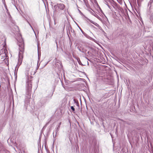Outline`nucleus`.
Returning <instances> with one entry per match:
<instances>
[{"label":"nucleus","instance_id":"1","mask_svg":"<svg viewBox=\"0 0 153 153\" xmlns=\"http://www.w3.org/2000/svg\"><path fill=\"white\" fill-rule=\"evenodd\" d=\"M18 44L19 46V53L18 59L17 64L15 67L14 75L15 79L17 78V72L18 68L22 63V59L23 58V54L24 50V43L23 39L22 38L19 41H18Z\"/></svg>","mask_w":153,"mask_h":153},{"label":"nucleus","instance_id":"2","mask_svg":"<svg viewBox=\"0 0 153 153\" xmlns=\"http://www.w3.org/2000/svg\"><path fill=\"white\" fill-rule=\"evenodd\" d=\"M33 77L31 76H28L27 77V80L26 81V94L28 96L27 97L29 99L26 100L25 103L27 105L28 104L27 103H29L30 100L29 99L30 98L31 91L32 88V80Z\"/></svg>","mask_w":153,"mask_h":153},{"label":"nucleus","instance_id":"3","mask_svg":"<svg viewBox=\"0 0 153 153\" xmlns=\"http://www.w3.org/2000/svg\"><path fill=\"white\" fill-rule=\"evenodd\" d=\"M68 105H79V102L77 99L75 98H71L70 99L68 103L67 104Z\"/></svg>","mask_w":153,"mask_h":153},{"label":"nucleus","instance_id":"4","mask_svg":"<svg viewBox=\"0 0 153 153\" xmlns=\"http://www.w3.org/2000/svg\"><path fill=\"white\" fill-rule=\"evenodd\" d=\"M6 13L7 14L8 19L10 21L12 24L13 26H15L16 25V23L15 21L12 19V18L10 15V13L9 12L8 9L6 10Z\"/></svg>","mask_w":153,"mask_h":153},{"label":"nucleus","instance_id":"5","mask_svg":"<svg viewBox=\"0 0 153 153\" xmlns=\"http://www.w3.org/2000/svg\"><path fill=\"white\" fill-rule=\"evenodd\" d=\"M53 65L56 68H58L59 67V66L61 65V62L59 60H57L56 58L53 61Z\"/></svg>","mask_w":153,"mask_h":153},{"label":"nucleus","instance_id":"6","mask_svg":"<svg viewBox=\"0 0 153 153\" xmlns=\"http://www.w3.org/2000/svg\"><path fill=\"white\" fill-rule=\"evenodd\" d=\"M78 27H79V29L81 31L82 33L83 34V35L86 38H87L90 39V40H91L95 42V40L93 38H91V37H90L89 36H88V34H87L85 32H84L83 30L79 26H78Z\"/></svg>","mask_w":153,"mask_h":153},{"label":"nucleus","instance_id":"7","mask_svg":"<svg viewBox=\"0 0 153 153\" xmlns=\"http://www.w3.org/2000/svg\"><path fill=\"white\" fill-rule=\"evenodd\" d=\"M57 6L58 9L60 10H63L65 7V5L62 4H57Z\"/></svg>","mask_w":153,"mask_h":153},{"label":"nucleus","instance_id":"8","mask_svg":"<svg viewBox=\"0 0 153 153\" xmlns=\"http://www.w3.org/2000/svg\"><path fill=\"white\" fill-rule=\"evenodd\" d=\"M104 3L108 6V7L111 11H113V8L112 7V6L110 5V4L109 3V2H108L106 1L104 2Z\"/></svg>","mask_w":153,"mask_h":153},{"label":"nucleus","instance_id":"9","mask_svg":"<svg viewBox=\"0 0 153 153\" xmlns=\"http://www.w3.org/2000/svg\"><path fill=\"white\" fill-rule=\"evenodd\" d=\"M67 99L66 98H64L61 101V105H66L67 103Z\"/></svg>","mask_w":153,"mask_h":153},{"label":"nucleus","instance_id":"10","mask_svg":"<svg viewBox=\"0 0 153 153\" xmlns=\"http://www.w3.org/2000/svg\"><path fill=\"white\" fill-rule=\"evenodd\" d=\"M144 84V83L141 81H139L137 83V85L138 86H139L140 87L141 86H143Z\"/></svg>","mask_w":153,"mask_h":153},{"label":"nucleus","instance_id":"11","mask_svg":"<svg viewBox=\"0 0 153 153\" xmlns=\"http://www.w3.org/2000/svg\"><path fill=\"white\" fill-rule=\"evenodd\" d=\"M153 4V0H150L149 1L148 3V6L149 7V9H150L152 5Z\"/></svg>","mask_w":153,"mask_h":153},{"label":"nucleus","instance_id":"12","mask_svg":"<svg viewBox=\"0 0 153 153\" xmlns=\"http://www.w3.org/2000/svg\"><path fill=\"white\" fill-rule=\"evenodd\" d=\"M75 58L77 60L78 63L79 64L81 65H83L82 62H81L80 60V59L77 57H76Z\"/></svg>","mask_w":153,"mask_h":153},{"label":"nucleus","instance_id":"13","mask_svg":"<svg viewBox=\"0 0 153 153\" xmlns=\"http://www.w3.org/2000/svg\"><path fill=\"white\" fill-rule=\"evenodd\" d=\"M108 2H109L110 4L111 5V6L112 7H113L114 8V2L113 0H111L110 1H109Z\"/></svg>","mask_w":153,"mask_h":153},{"label":"nucleus","instance_id":"14","mask_svg":"<svg viewBox=\"0 0 153 153\" xmlns=\"http://www.w3.org/2000/svg\"><path fill=\"white\" fill-rule=\"evenodd\" d=\"M0 153H10V152L7 150L4 149L1 151Z\"/></svg>","mask_w":153,"mask_h":153},{"label":"nucleus","instance_id":"15","mask_svg":"<svg viewBox=\"0 0 153 153\" xmlns=\"http://www.w3.org/2000/svg\"><path fill=\"white\" fill-rule=\"evenodd\" d=\"M79 51H80L81 52H82V53H85V55H86V56H87V55L86 54V51H87V50H84V49H82V50H81V49H79Z\"/></svg>","mask_w":153,"mask_h":153},{"label":"nucleus","instance_id":"16","mask_svg":"<svg viewBox=\"0 0 153 153\" xmlns=\"http://www.w3.org/2000/svg\"><path fill=\"white\" fill-rule=\"evenodd\" d=\"M142 1H141V0H137V2L138 5L140 6L141 5V2Z\"/></svg>","mask_w":153,"mask_h":153},{"label":"nucleus","instance_id":"17","mask_svg":"<svg viewBox=\"0 0 153 153\" xmlns=\"http://www.w3.org/2000/svg\"><path fill=\"white\" fill-rule=\"evenodd\" d=\"M40 56H41V53H39V52H38V62H39V59H40Z\"/></svg>","mask_w":153,"mask_h":153},{"label":"nucleus","instance_id":"18","mask_svg":"<svg viewBox=\"0 0 153 153\" xmlns=\"http://www.w3.org/2000/svg\"><path fill=\"white\" fill-rule=\"evenodd\" d=\"M15 28H16V31L17 32H18L19 31V27L15 25Z\"/></svg>","mask_w":153,"mask_h":153},{"label":"nucleus","instance_id":"19","mask_svg":"<svg viewBox=\"0 0 153 153\" xmlns=\"http://www.w3.org/2000/svg\"><path fill=\"white\" fill-rule=\"evenodd\" d=\"M25 20L27 22L28 24L30 26V27H32V26H31V25L30 24L29 22L26 19H25Z\"/></svg>","mask_w":153,"mask_h":153},{"label":"nucleus","instance_id":"20","mask_svg":"<svg viewBox=\"0 0 153 153\" xmlns=\"http://www.w3.org/2000/svg\"><path fill=\"white\" fill-rule=\"evenodd\" d=\"M88 21L91 22V23L93 24H94V23L95 22H94V21H92V20L90 19H88Z\"/></svg>","mask_w":153,"mask_h":153},{"label":"nucleus","instance_id":"21","mask_svg":"<svg viewBox=\"0 0 153 153\" xmlns=\"http://www.w3.org/2000/svg\"><path fill=\"white\" fill-rule=\"evenodd\" d=\"M4 5V7L6 9V10H7V9H8L7 8V7L6 5V3H5L4 4H3Z\"/></svg>","mask_w":153,"mask_h":153},{"label":"nucleus","instance_id":"22","mask_svg":"<svg viewBox=\"0 0 153 153\" xmlns=\"http://www.w3.org/2000/svg\"><path fill=\"white\" fill-rule=\"evenodd\" d=\"M71 109L73 111H75V109L74 108V107L72 106H71Z\"/></svg>","mask_w":153,"mask_h":153},{"label":"nucleus","instance_id":"23","mask_svg":"<svg viewBox=\"0 0 153 153\" xmlns=\"http://www.w3.org/2000/svg\"><path fill=\"white\" fill-rule=\"evenodd\" d=\"M59 128L58 127H57V129H56V133L58 131H59Z\"/></svg>","mask_w":153,"mask_h":153},{"label":"nucleus","instance_id":"24","mask_svg":"<svg viewBox=\"0 0 153 153\" xmlns=\"http://www.w3.org/2000/svg\"><path fill=\"white\" fill-rule=\"evenodd\" d=\"M94 25H95L97 27L99 26V25L98 24H97V23H96V22H95Z\"/></svg>","mask_w":153,"mask_h":153},{"label":"nucleus","instance_id":"25","mask_svg":"<svg viewBox=\"0 0 153 153\" xmlns=\"http://www.w3.org/2000/svg\"><path fill=\"white\" fill-rule=\"evenodd\" d=\"M97 27H98V28L100 30H102L101 27L99 25V26H98Z\"/></svg>","mask_w":153,"mask_h":153},{"label":"nucleus","instance_id":"26","mask_svg":"<svg viewBox=\"0 0 153 153\" xmlns=\"http://www.w3.org/2000/svg\"><path fill=\"white\" fill-rule=\"evenodd\" d=\"M104 1V2H109V1H110L111 0H103Z\"/></svg>","mask_w":153,"mask_h":153},{"label":"nucleus","instance_id":"27","mask_svg":"<svg viewBox=\"0 0 153 153\" xmlns=\"http://www.w3.org/2000/svg\"><path fill=\"white\" fill-rule=\"evenodd\" d=\"M132 106V108H134V110L133 109L132 110L133 111H135V108L134 106Z\"/></svg>","mask_w":153,"mask_h":153},{"label":"nucleus","instance_id":"28","mask_svg":"<svg viewBox=\"0 0 153 153\" xmlns=\"http://www.w3.org/2000/svg\"><path fill=\"white\" fill-rule=\"evenodd\" d=\"M55 42H56V45L57 48L58 47V44H57V42L56 41V40L55 41Z\"/></svg>","mask_w":153,"mask_h":153},{"label":"nucleus","instance_id":"29","mask_svg":"<svg viewBox=\"0 0 153 153\" xmlns=\"http://www.w3.org/2000/svg\"><path fill=\"white\" fill-rule=\"evenodd\" d=\"M2 0V2L3 4H4V3H6L5 0Z\"/></svg>","mask_w":153,"mask_h":153},{"label":"nucleus","instance_id":"30","mask_svg":"<svg viewBox=\"0 0 153 153\" xmlns=\"http://www.w3.org/2000/svg\"><path fill=\"white\" fill-rule=\"evenodd\" d=\"M79 10V13H80V14H81V15H83V13H82V12H81V11H80Z\"/></svg>","mask_w":153,"mask_h":153},{"label":"nucleus","instance_id":"31","mask_svg":"<svg viewBox=\"0 0 153 153\" xmlns=\"http://www.w3.org/2000/svg\"><path fill=\"white\" fill-rule=\"evenodd\" d=\"M54 7L55 8H56L57 7V4L56 5H55L54 6Z\"/></svg>","mask_w":153,"mask_h":153},{"label":"nucleus","instance_id":"32","mask_svg":"<svg viewBox=\"0 0 153 153\" xmlns=\"http://www.w3.org/2000/svg\"><path fill=\"white\" fill-rule=\"evenodd\" d=\"M87 53H88V55H90L91 53L90 51H88L87 52Z\"/></svg>","mask_w":153,"mask_h":153},{"label":"nucleus","instance_id":"33","mask_svg":"<svg viewBox=\"0 0 153 153\" xmlns=\"http://www.w3.org/2000/svg\"><path fill=\"white\" fill-rule=\"evenodd\" d=\"M61 124V123H59V125L58 126V127H59V128L60 127V125Z\"/></svg>","mask_w":153,"mask_h":153},{"label":"nucleus","instance_id":"34","mask_svg":"<svg viewBox=\"0 0 153 153\" xmlns=\"http://www.w3.org/2000/svg\"><path fill=\"white\" fill-rule=\"evenodd\" d=\"M6 123H3V124L2 126H5V125H6Z\"/></svg>","mask_w":153,"mask_h":153},{"label":"nucleus","instance_id":"35","mask_svg":"<svg viewBox=\"0 0 153 153\" xmlns=\"http://www.w3.org/2000/svg\"><path fill=\"white\" fill-rule=\"evenodd\" d=\"M83 1L84 2V3H85V4H86V0H83Z\"/></svg>","mask_w":153,"mask_h":153},{"label":"nucleus","instance_id":"36","mask_svg":"<svg viewBox=\"0 0 153 153\" xmlns=\"http://www.w3.org/2000/svg\"><path fill=\"white\" fill-rule=\"evenodd\" d=\"M95 84L96 85V86L97 87H98L99 86V85H98L97 84H96V83H95Z\"/></svg>","mask_w":153,"mask_h":153},{"label":"nucleus","instance_id":"37","mask_svg":"<svg viewBox=\"0 0 153 153\" xmlns=\"http://www.w3.org/2000/svg\"><path fill=\"white\" fill-rule=\"evenodd\" d=\"M31 27V28L34 31V30H33V28L32 27H32Z\"/></svg>","mask_w":153,"mask_h":153},{"label":"nucleus","instance_id":"38","mask_svg":"<svg viewBox=\"0 0 153 153\" xmlns=\"http://www.w3.org/2000/svg\"><path fill=\"white\" fill-rule=\"evenodd\" d=\"M31 27V28L34 31V30H33V28L32 27H32Z\"/></svg>","mask_w":153,"mask_h":153},{"label":"nucleus","instance_id":"39","mask_svg":"<svg viewBox=\"0 0 153 153\" xmlns=\"http://www.w3.org/2000/svg\"><path fill=\"white\" fill-rule=\"evenodd\" d=\"M48 123H47L46 124L45 126H46L48 125Z\"/></svg>","mask_w":153,"mask_h":153},{"label":"nucleus","instance_id":"40","mask_svg":"<svg viewBox=\"0 0 153 153\" xmlns=\"http://www.w3.org/2000/svg\"><path fill=\"white\" fill-rule=\"evenodd\" d=\"M81 109H82V106L81 105Z\"/></svg>","mask_w":153,"mask_h":153},{"label":"nucleus","instance_id":"41","mask_svg":"<svg viewBox=\"0 0 153 153\" xmlns=\"http://www.w3.org/2000/svg\"><path fill=\"white\" fill-rule=\"evenodd\" d=\"M86 109H87V105L86 106Z\"/></svg>","mask_w":153,"mask_h":153},{"label":"nucleus","instance_id":"42","mask_svg":"<svg viewBox=\"0 0 153 153\" xmlns=\"http://www.w3.org/2000/svg\"><path fill=\"white\" fill-rule=\"evenodd\" d=\"M14 105V101H13V105Z\"/></svg>","mask_w":153,"mask_h":153},{"label":"nucleus","instance_id":"43","mask_svg":"<svg viewBox=\"0 0 153 153\" xmlns=\"http://www.w3.org/2000/svg\"><path fill=\"white\" fill-rule=\"evenodd\" d=\"M16 9L18 10V9H17V7H16Z\"/></svg>","mask_w":153,"mask_h":153},{"label":"nucleus","instance_id":"44","mask_svg":"<svg viewBox=\"0 0 153 153\" xmlns=\"http://www.w3.org/2000/svg\"><path fill=\"white\" fill-rule=\"evenodd\" d=\"M48 62H47V63H46V64H48Z\"/></svg>","mask_w":153,"mask_h":153},{"label":"nucleus","instance_id":"45","mask_svg":"<svg viewBox=\"0 0 153 153\" xmlns=\"http://www.w3.org/2000/svg\"><path fill=\"white\" fill-rule=\"evenodd\" d=\"M48 62H47V63H46V64H48Z\"/></svg>","mask_w":153,"mask_h":153},{"label":"nucleus","instance_id":"46","mask_svg":"<svg viewBox=\"0 0 153 153\" xmlns=\"http://www.w3.org/2000/svg\"><path fill=\"white\" fill-rule=\"evenodd\" d=\"M48 62H47V63H46V64H48Z\"/></svg>","mask_w":153,"mask_h":153},{"label":"nucleus","instance_id":"47","mask_svg":"<svg viewBox=\"0 0 153 153\" xmlns=\"http://www.w3.org/2000/svg\"><path fill=\"white\" fill-rule=\"evenodd\" d=\"M48 62H47V63H46V64H48Z\"/></svg>","mask_w":153,"mask_h":153},{"label":"nucleus","instance_id":"48","mask_svg":"<svg viewBox=\"0 0 153 153\" xmlns=\"http://www.w3.org/2000/svg\"><path fill=\"white\" fill-rule=\"evenodd\" d=\"M48 62H47V63H46V64H48Z\"/></svg>","mask_w":153,"mask_h":153},{"label":"nucleus","instance_id":"49","mask_svg":"<svg viewBox=\"0 0 153 153\" xmlns=\"http://www.w3.org/2000/svg\"><path fill=\"white\" fill-rule=\"evenodd\" d=\"M14 106L13 105V108H14Z\"/></svg>","mask_w":153,"mask_h":153},{"label":"nucleus","instance_id":"50","mask_svg":"<svg viewBox=\"0 0 153 153\" xmlns=\"http://www.w3.org/2000/svg\"><path fill=\"white\" fill-rule=\"evenodd\" d=\"M93 13H92V15H94L93 14Z\"/></svg>","mask_w":153,"mask_h":153},{"label":"nucleus","instance_id":"51","mask_svg":"<svg viewBox=\"0 0 153 153\" xmlns=\"http://www.w3.org/2000/svg\"><path fill=\"white\" fill-rule=\"evenodd\" d=\"M92 27H94V26H93V25H92Z\"/></svg>","mask_w":153,"mask_h":153},{"label":"nucleus","instance_id":"52","mask_svg":"<svg viewBox=\"0 0 153 153\" xmlns=\"http://www.w3.org/2000/svg\"><path fill=\"white\" fill-rule=\"evenodd\" d=\"M44 103L43 102H42V104H43Z\"/></svg>","mask_w":153,"mask_h":153},{"label":"nucleus","instance_id":"53","mask_svg":"<svg viewBox=\"0 0 153 153\" xmlns=\"http://www.w3.org/2000/svg\"><path fill=\"white\" fill-rule=\"evenodd\" d=\"M152 17V16H151L150 18H151Z\"/></svg>","mask_w":153,"mask_h":153},{"label":"nucleus","instance_id":"54","mask_svg":"<svg viewBox=\"0 0 153 153\" xmlns=\"http://www.w3.org/2000/svg\"><path fill=\"white\" fill-rule=\"evenodd\" d=\"M53 93H52V95H53Z\"/></svg>","mask_w":153,"mask_h":153},{"label":"nucleus","instance_id":"55","mask_svg":"<svg viewBox=\"0 0 153 153\" xmlns=\"http://www.w3.org/2000/svg\"><path fill=\"white\" fill-rule=\"evenodd\" d=\"M53 93H52V95H53Z\"/></svg>","mask_w":153,"mask_h":153},{"label":"nucleus","instance_id":"56","mask_svg":"<svg viewBox=\"0 0 153 153\" xmlns=\"http://www.w3.org/2000/svg\"><path fill=\"white\" fill-rule=\"evenodd\" d=\"M53 93H52V95H53Z\"/></svg>","mask_w":153,"mask_h":153},{"label":"nucleus","instance_id":"57","mask_svg":"<svg viewBox=\"0 0 153 153\" xmlns=\"http://www.w3.org/2000/svg\"><path fill=\"white\" fill-rule=\"evenodd\" d=\"M143 0H141V1H143Z\"/></svg>","mask_w":153,"mask_h":153},{"label":"nucleus","instance_id":"58","mask_svg":"<svg viewBox=\"0 0 153 153\" xmlns=\"http://www.w3.org/2000/svg\"><path fill=\"white\" fill-rule=\"evenodd\" d=\"M81 105H82V104H81Z\"/></svg>","mask_w":153,"mask_h":153}]
</instances>
